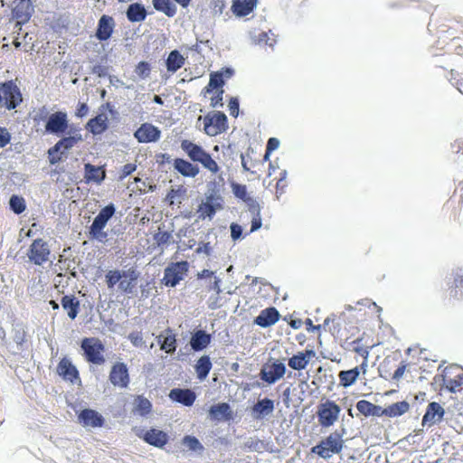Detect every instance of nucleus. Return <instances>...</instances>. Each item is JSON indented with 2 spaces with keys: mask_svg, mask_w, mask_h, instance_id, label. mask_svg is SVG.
<instances>
[{
  "mask_svg": "<svg viewBox=\"0 0 463 463\" xmlns=\"http://www.w3.org/2000/svg\"><path fill=\"white\" fill-rule=\"evenodd\" d=\"M32 119L35 127L43 125L46 134L62 135L69 128L67 113L61 110L51 113L46 105L34 109L32 112Z\"/></svg>",
  "mask_w": 463,
  "mask_h": 463,
  "instance_id": "obj_1",
  "label": "nucleus"
},
{
  "mask_svg": "<svg viewBox=\"0 0 463 463\" xmlns=\"http://www.w3.org/2000/svg\"><path fill=\"white\" fill-rule=\"evenodd\" d=\"M180 147L192 162L200 163L203 168L207 169L212 174H217L219 172L220 167L217 162L212 157L211 154L205 151L200 145L189 139H183Z\"/></svg>",
  "mask_w": 463,
  "mask_h": 463,
  "instance_id": "obj_2",
  "label": "nucleus"
},
{
  "mask_svg": "<svg viewBox=\"0 0 463 463\" xmlns=\"http://www.w3.org/2000/svg\"><path fill=\"white\" fill-rule=\"evenodd\" d=\"M345 440L337 431L330 433L317 445L311 449V452L324 459L330 458L335 454H339L344 448Z\"/></svg>",
  "mask_w": 463,
  "mask_h": 463,
  "instance_id": "obj_3",
  "label": "nucleus"
},
{
  "mask_svg": "<svg viewBox=\"0 0 463 463\" xmlns=\"http://www.w3.org/2000/svg\"><path fill=\"white\" fill-rule=\"evenodd\" d=\"M80 347L83 351L84 358L88 363L96 365L105 364V345L100 339L97 337H85L81 341Z\"/></svg>",
  "mask_w": 463,
  "mask_h": 463,
  "instance_id": "obj_4",
  "label": "nucleus"
},
{
  "mask_svg": "<svg viewBox=\"0 0 463 463\" xmlns=\"http://www.w3.org/2000/svg\"><path fill=\"white\" fill-rule=\"evenodd\" d=\"M341 407L329 399L321 401L317 407V417L322 428H329L338 421L341 414Z\"/></svg>",
  "mask_w": 463,
  "mask_h": 463,
  "instance_id": "obj_5",
  "label": "nucleus"
},
{
  "mask_svg": "<svg viewBox=\"0 0 463 463\" xmlns=\"http://www.w3.org/2000/svg\"><path fill=\"white\" fill-rule=\"evenodd\" d=\"M2 108L8 110L16 109L23 102V95L14 80L0 83Z\"/></svg>",
  "mask_w": 463,
  "mask_h": 463,
  "instance_id": "obj_6",
  "label": "nucleus"
},
{
  "mask_svg": "<svg viewBox=\"0 0 463 463\" xmlns=\"http://www.w3.org/2000/svg\"><path fill=\"white\" fill-rule=\"evenodd\" d=\"M116 208L113 203H109L103 207L90 227V237L102 241L107 238V233L103 232L109 220L115 214Z\"/></svg>",
  "mask_w": 463,
  "mask_h": 463,
  "instance_id": "obj_7",
  "label": "nucleus"
},
{
  "mask_svg": "<svg viewBox=\"0 0 463 463\" xmlns=\"http://www.w3.org/2000/svg\"><path fill=\"white\" fill-rule=\"evenodd\" d=\"M286 371V365L281 361L270 358L261 366L259 376L261 381L271 385L283 378Z\"/></svg>",
  "mask_w": 463,
  "mask_h": 463,
  "instance_id": "obj_8",
  "label": "nucleus"
},
{
  "mask_svg": "<svg viewBox=\"0 0 463 463\" xmlns=\"http://www.w3.org/2000/svg\"><path fill=\"white\" fill-rule=\"evenodd\" d=\"M189 263L186 260L171 262L164 271L163 284L167 287H175L186 276Z\"/></svg>",
  "mask_w": 463,
  "mask_h": 463,
  "instance_id": "obj_9",
  "label": "nucleus"
},
{
  "mask_svg": "<svg viewBox=\"0 0 463 463\" xmlns=\"http://www.w3.org/2000/svg\"><path fill=\"white\" fill-rule=\"evenodd\" d=\"M204 132L210 137H215L226 131L227 117L221 111L208 113L204 118Z\"/></svg>",
  "mask_w": 463,
  "mask_h": 463,
  "instance_id": "obj_10",
  "label": "nucleus"
},
{
  "mask_svg": "<svg viewBox=\"0 0 463 463\" xmlns=\"http://www.w3.org/2000/svg\"><path fill=\"white\" fill-rule=\"evenodd\" d=\"M452 281L448 283L445 299L449 303L463 299V269H457L452 271Z\"/></svg>",
  "mask_w": 463,
  "mask_h": 463,
  "instance_id": "obj_11",
  "label": "nucleus"
},
{
  "mask_svg": "<svg viewBox=\"0 0 463 463\" xmlns=\"http://www.w3.org/2000/svg\"><path fill=\"white\" fill-rule=\"evenodd\" d=\"M50 253L47 242L43 239H36L30 245L27 256L31 262L40 266L49 260Z\"/></svg>",
  "mask_w": 463,
  "mask_h": 463,
  "instance_id": "obj_12",
  "label": "nucleus"
},
{
  "mask_svg": "<svg viewBox=\"0 0 463 463\" xmlns=\"http://www.w3.org/2000/svg\"><path fill=\"white\" fill-rule=\"evenodd\" d=\"M109 380L114 387L125 389L130 383L128 368L125 363L117 362L110 369Z\"/></svg>",
  "mask_w": 463,
  "mask_h": 463,
  "instance_id": "obj_13",
  "label": "nucleus"
},
{
  "mask_svg": "<svg viewBox=\"0 0 463 463\" xmlns=\"http://www.w3.org/2000/svg\"><path fill=\"white\" fill-rule=\"evenodd\" d=\"M56 373L65 382L72 384L81 383L79 370L67 357L60 360L56 367Z\"/></svg>",
  "mask_w": 463,
  "mask_h": 463,
  "instance_id": "obj_14",
  "label": "nucleus"
},
{
  "mask_svg": "<svg viewBox=\"0 0 463 463\" xmlns=\"http://www.w3.org/2000/svg\"><path fill=\"white\" fill-rule=\"evenodd\" d=\"M80 140L81 135L80 134L61 138L53 146L48 150L50 164L55 165L61 160V156L59 155L61 149L69 150Z\"/></svg>",
  "mask_w": 463,
  "mask_h": 463,
  "instance_id": "obj_15",
  "label": "nucleus"
},
{
  "mask_svg": "<svg viewBox=\"0 0 463 463\" xmlns=\"http://www.w3.org/2000/svg\"><path fill=\"white\" fill-rule=\"evenodd\" d=\"M33 13L32 0H14L12 16L18 24H26Z\"/></svg>",
  "mask_w": 463,
  "mask_h": 463,
  "instance_id": "obj_16",
  "label": "nucleus"
},
{
  "mask_svg": "<svg viewBox=\"0 0 463 463\" xmlns=\"http://www.w3.org/2000/svg\"><path fill=\"white\" fill-rule=\"evenodd\" d=\"M134 137L139 143H153L160 139L161 130L151 123H143L135 131Z\"/></svg>",
  "mask_w": 463,
  "mask_h": 463,
  "instance_id": "obj_17",
  "label": "nucleus"
},
{
  "mask_svg": "<svg viewBox=\"0 0 463 463\" xmlns=\"http://www.w3.org/2000/svg\"><path fill=\"white\" fill-rule=\"evenodd\" d=\"M115 27L116 22L112 16L108 14L101 15L95 33L96 38L100 42L109 40L112 36Z\"/></svg>",
  "mask_w": 463,
  "mask_h": 463,
  "instance_id": "obj_18",
  "label": "nucleus"
},
{
  "mask_svg": "<svg viewBox=\"0 0 463 463\" xmlns=\"http://www.w3.org/2000/svg\"><path fill=\"white\" fill-rule=\"evenodd\" d=\"M350 345L351 351H353L354 353H355L356 354L363 358V361L360 364V368L362 370V373L365 374L368 367L369 353L373 345L367 344V342L364 340L363 336L352 341L350 343Z\"/></svg>",
  "mask_w": 463,
  "mask_h": 463,
  "instance_id": "obj_19",
  "label": "nucleus"
},
{
  "mask_svg": "<svg viewBox=\"0 0 463 463\" xmlns=\"http://www.w3.org/2000/svg\"><path fill=\"white\" fill-rule=\"evenodd\" d=\"M445 414V410L442 406L436 402L429 403L426 412L422 418V425L432 426L435 423L440 421Z\"/></svg>",
  "mask_w": 463,
  "mask_h": 463,
  "instance_id": "obj_20",
  "label": "nucleus"
},
{
  "mask_svg": "<svg viewBox=\"0 0 463 463\" xmlns=\"http://www.w3.org/2000/svg\"><path fill=\"white\" fill-rule=\"evenodd\" d=\"M79 422L84 427L98 428L104 424L101 414L92 409H84L78 415Z\"/></svg>",
  "mask_w": 463,
  "mask_h": 463,
  "instance_id": "obj_21",
  "label": "nucleus"
},
{
  "mask_svg": "<svg viewBox=\"0 0 463 463\" xmlns=\"http://www.w3.org/2000/svg\"><path fill=\"white\" fill-rule=\"evenodd\" d=\"M173 166L184 177L194 178L200 173V168L197 165L184 158H175L173 162Z\"/></svg>",
  "mask_w": 463,
  "mask_h": 463,
  "instance_id": "obj_22",
  "label": "nucleus"
},
{
  "mask_svg": "<svg viewBox=\"0 0 463 463\" xmlns=\"http://www.w3.org/2000/svg\"><path fill=\"white\" fill-rule=\"evenodd\" d=\"M142 439L149 445L156 448H163L169 440L166 432L155 428L146 430Z\"/></svg>",
  "mask_w": 463,
  "mask_h": 463,
  "instance_id": "obj_23",
  "label": "nucleus"
},
{
  "mask_svg": "<svg viewBox=\"0 0 463 463\" xmlns=\"http://www.w3.org/2000/svg\"><path fill=\"white\" fill-rule=\"evenodd\" d=\"M139 278V272L135 268H130L127 272H123V278L118 283L121 292L130 294L134 291L137 281Z\"/></svg>",
  "mask_w": 463,
  "mask_h": 463,
  "instance_id": "obj_24",
  "label": "nucleus"
},
{
  "mask_svg": "<svg viewBox=\"0 0 463 463\" xmlns=\"http://www.w3.org/2000/svg\"><path fill=\"white\" fill-rule=\"evenodd\" d=\"M169 398L184 406H192L196 399V395L190 389L175 388L170 391Z\"/></svg>",
  "mask_w": 463,
  "mask_h": 463,
  "instance_id": "obj_25",
  "label": "nucleus"
},
{
  "mask_svg": "<svg viewBox=\"0 0 463 463\" xmlns=\"http://www.w3.org/2000/svg\"><path fill=\"white\" fill-rule=\"evenodd\" d=\"M209 416L213 420H230L233 417V413L228 403L221 402L210 408Z\"/></svg>",
  "mask_w": 463,
  "mask_h": 463,
  "instance_id": "obj_26",
  "label": "nucleus"
},
{
  "mask_svg": "<svg viewBox=\"0 0 463 463\" xmlns=\"http://www.w3.org/2000/svg\"><path fill=\"white\" fill-rule=\"evenodd\" d=\"M313 356H315V352L313 350L298 352L288 359V364L293 370L300 371L307 367L310 358Z\"/></svg>",
  "mask_w": 463,
  "mask_h": 463,
  "instance_id": "obj_27",
  "label": "nucleus"
},
{
  "mask_svg": "<svg viewBox=\"0 0 463 463\" xmlns=\"http://www.w3.org/2000/svg\"><path fill=\"white\" fill-rule=\"evenodd\" d=\"M279 319V311L275 307H268L260 313L254 322L261 327H268L274 325Z\"/></svg>",
  "mask_w": 463,
  "mask_h": 463,
  "instance_id": "obj_28",
  "label": "nucleus"
},
{
  "mask_svg": "<svg viewBox=\"0 0 463 463\" xmlns=\"http://www.w3.org/2000/svg\"><path fill=\"white\" fill-rule=\"evenodd\" d=\"M84 170V178L88 184L90 182L101 184L106 178V171L102 166H96L88 163L85 164Z\"/></svg>",
  "mask_w": 463,
  "mask_h": 463,
  "instance_id": "obj_29",
  "label": "nucleus"
},
{
  "mask_svg": "<svg viewBox=\"0 0 463 463\" xmlns=\"http://www.w3.org/2000/svg\"><path fill=\"white\" fill-rule=\"evenodd\" d=\"M257 5V0H232V11L238 16L242 17L250 14Z\"/></svg>",
  "mask_w": 463,
  "mask_h": 463,
  "instance_id": "obj_30",
  "label": "nucleus"
},
{
  "mask_svg": "<svg viewBox=\"0 0 463 463\" xmlns=\"http://www.w3.org/2000/svg\"><path fill=\"white\" fill-rule=\"evenodd\" d=\"M211 335L203 330L194 332L190 340V345L195 352L205 349L211 343Z\"/></svg>",
  "mask_w": 463,
  "mask_h": 463,
  "instance_id": "obj_31",
  "label": "nucleus"
},
{
  "mask_svg": "<svg viewBox=\"0 0 463 463\" xmlns=\"http://www.w3.org/2000/svg\"><path fill=\"white\" fill-rule=\"evenodd\" d=\"M165 335L161 334L157 336V340L161 343V349L167 354H173L176 349V338L171 328L165 330Z\"/></svg>",
  "mask_w": 463,
  "mask_h": 463,
  "instance_id": "obj_32",
  "label": "nucleus"
},
{
  "mask_svg": "<svg viewBox=\"0 0 463 463\" xmlns=\"http://www.w3.org/2000/svg\"><path fill=\"white\" fill-rule=\"evenodd\" d=\"M409 408L410 405L407 402H397L384 409L381 407V416H387L390 418L398 417L407 412Z\"/></svg>",
  "mask_w": 463,
  "mask_h": 463,
  "instance_id": "obj_33",
  "label": "nucleus"
},
{
  "mask_svg": "<svg viewBox=\"0 0 463 463\" xmlns=\"http://www.w3.org/2000/svg\"><path fill=\"white\" fill-rule=\"evenodd\" d=\"M126 14L128 20L131 23L142 22L147 15L146 8L139 3L129 5Z\"/></svg>",
  "mask_w": 463,
  "mask_h": 463,
  "instance_id": "obj_34",
  "label": "nucleus"
},
{
  "mask_svg": "<svg viewBox=\"0 0 463 463\" xmlns=\"http://www.w3.org/2000/svg\"><path fill=\"white\" fill-rule=\"evenodd\" d=\"M274 411V402L269 398L258 401L252 407V412L257 419L265 417Z\"/></svg>",
  "mask_w": 463,
  "mask_h": 463,
  "instance_id": "obj_35",
  "label": "nucleus"
},
{
  "mask_svg": "<svg viewBox=\"0 0 463 463\" xmlns=\"http://www.w3.org/2000/svg\"><path fill=\"white\" fill-rule=\"evenodd\" d=\"M87 128L93 134L99 135L108 128V118L105 114H99L95 118L89 120Z\"/></svg>",
  "mask_w": 463,
  "mask_h": 463,
  "instance_id": "obj_36",
  "label": "nucleus"
},
{
  "mask_svg": "<svg viewBox=\"0 0 463 463\" xmlns=\"http://www.w3.org/2000/svg\"><path fill=\"white\" fill-rule=\"evenodd\" d=\"M185 63V59L177 50L170 52L166 61V69L170 72H175Z\"/></svg>",
  "mask_w": 463,
  "mask_h": 463,
  "instance_id": "obj_37",
  "label": "nucleus"
},
{
  "mask_svg": "<svg viewBox=\"0 0 463 463\" xmlns=\"http://www.w3.org/2000/svg\"><path fill=\"white\" fill-rule=\"evenodd\" d=\"M362 370L360 365L350 370L341 371L338 374L340 385L343 387H349L353 385L356 382Z\"/></svg>",
  "mask_w": 463,
  "mask_h": 463,
  "instance_id": "obj_38",
  "label": "nucleus"
},
{
  "mask_svg": "<svg viewBox=\"0 0 463 463\" xmlns=\"http://www.w3.org/2000/svg\"><path fill=\"white\" fill-rule=\"evenodd\" d=\"M61 303L62 307L67 310L68 317L74 319L79 313L80 301L72 295H66L62 297Z\"/></svg>",
  "mask_w": 463,
  "mask_h": 463,
  "instance_id": "obj_39",
  "label": "nucleus"
},
{
  "mask_svg": "<svg viewBox=\"0 0 463 463\" xmlns=\"http://www.w3.org/2000/svg\"><path fill=\"white\" fill-rule=\"evenodd\" d=\"M357 411L365 417L378 416L381 417V406L375 405L369 401L361 400L356 403Z\"/></svg>",
  "mask_w": 463,
  "mask_h": 463,
  "instance_id": "obj_40",
  "label": "nucleus"
},
{
  "mask_svg": "<svg viewBox=\"0 0 463 463\" xmlns=\"http://www.w3.org/2000/svg\"><path fill=\"white\" fill-rule=\"evenodd\" d=\"M212 367L213 364L208 355H203L202 357H200L194 366L197 377L200 380L205 379L209 374Z\"/></svg>",
  "mask_w": 463,
  "mask_h": 463,
  "instance_id": "obj_41",
  "label": "nucleus"
},
{
  "mask_svg": "<svg viewBox=\"0 0 463 463\" xmlns=\"http://www.w3.org/2000/svg\"><path fill=\"white\" fill-rule=\"evenodd\" d=\"M153 5L156 11L164 13L168 17H173L176 14V6L171 0H153Z\"/></svg>",
  "mask_w": 463,
  "mask_h": 463,
  "instance_id": "obj_42",
  "label": "nucleus"
},
{
  "mask_svg": "<svg viewBox=\"0 0 463 463\" xmlns=\"http://www.w3.org/2000/svg\"><path fill=\"white\" fill-rule=\"evenodd\" d=\"M443 385L451 392H459L463 385V373H459L454 378L445 374L443 376Z\"/></svg>",
  "mask_w": 463,
  "mask_h": 463,
  "instance_id": "obj_43",
  "label": "nucleus"
},
{
  "mask_svg": "<svg viewBox=\"0 0 463 463\" xmlns=\"http://www.w3.org/2000/svg\"><path fill=\"white\" fill-rule=\"evenodd\" d=\"M222 72L215 71L210 74V80L207 86L203 89V94H207L212 92L215 89L222 90V86L224 85V80L222 79Z\"/></svg>",
  "mask_w": 463,
  "mask_h": 463,
  "instance_id": "obj_44",
  "label": "nucleus"
},
{
  "mask_svg": "<svg viewBox=\"0 0 463 463\" xmlns=\"http://www.w3.org/2000/svg\"><path fill=\"white\" fill-rule=\"evenodd\" d=\"M152 404L148 399L143 395H137L135 399L134 411L141 416H146L151 412Z\"/></svg>",
  "mask_w": 463,
  "mask_h": 463,
  "instance_id": "obj_45",
  "label": "nucleus"
},
{
  "mask_svg": "<svg viewBox=\"0 0 463 463\" xmlns=\"http://www.w3.org/2000/svg\"><path fill=\"white\" fill-rule=\"evenodd\" d=\"M185 192L186 190L183 186H179L176 189L172 188L167 193L165 200L170 206L175 205V203L180 204L182 198L185 194Z\"/></svg>",
  "mask_w": 463,
  "mask_h": 463,
  "instance_id": "obj_46",
  "label": "nucleus"
},
{
  "mask_svg": "<svg viewBox=\"0 0 463 463\" xmlns=\"http://www.w3.org/2000/svg\"><path fill=\"white\" fill-rule=\"evenodd\" d=\"M123 278V272L118 269L109 270L106 273V284L107 287L110 289L114 288V287L119 283L120 279Z\"/></svg>",
  "mask_w": 463,
  "mask_h": 463,
  "instance_id": "obj_47",
  "label": "nucleus"
},
{
  "mask_svg": "<svg viewBox=\"0 0 463 463\" xmlns=\"http://www.w3.org/2000/svg\"><path fill=\"white\" fill-rule=\"evenodd\" d=\"M9 203L10 208L16 214L24 213L26 208L25 200L22 196L12 195Z\"/></svg>",
  "mask_w": 463,
  "mask_h": 463,
  "instance_id": "obj_48",
  "label": "nucleus"
},
{
  "mask_svg": "<svg viewBox=\"0 0 463 463\" xmlns=\"http://www.w3.org/2000/svg\"><path fill=\"white\" fill-rule=\"evenodd\" d=\"M241 158L243 169L255 174L256 171H254L253 168L257 167V165H260V162L258 160H253L250 157V151L248 150L246 154H241Z\"/></svg>",
  "mask_w": 463,
  "mask_h": 463,
  "instance_id": "obj_49",
  "label": "nucleus"
},
{
  "mask_svg": "<svg viewBox=\"0 0 463 463\" xmlns=\"http://www.w3.org/2000/svg\"><path fill=\"white\" fill-rule=\"evenodd\" d=\"M215 208L210 203H203L199 205L198 213L199 217L204 219L206 217L213 218L215 214Z\"/></svg>",
  "mask_w": 463,
  "mask_h": 463,
  "instance_id": "obj_50",
  "label": "nucleus"
},
{
  "mask_svg": "<svg viewBox=\"0 0 463 463\" xmlns=\"http://www.w3.org/2000/svg\"><path fill=\"white\" fill-rule=\"evenodd\" d=\"M150 71L151 67L147 61H140L135 68V72L140 79L147 78L150 75Z\"/></svg>",
  "mask_w": 463,
  "mask_h": 463,
  "instance_id": "obj_51",
  "label": "nucleus"
},
{
  "mask_svg": "<svg viewBox=\"0 0 463 463\" xmlns=\"http://www.w3.org/2000/svg\"><path fill=\"white\" fill-rule=\"evenodd\" d=\"M183 443L189 449L193 451L196 450H202L203 447L200 443L197 438L194 436L187 435L183 439Z\"/></svg>",
  "mask_w": 463,
  "mask_h": 463,
  "instance_id": "obj_52",
  "label": "nucleus"
},
{
  "mask_svg": "<svg viewBox=\"0 0 463 463\" xmlns=\"http://www.w3.org/2000/svg\"><path fill=\"white\" fill-rule=\"evenodd\" d=\"M172 238V235L168 232L161 231L160 228L158 229V232L155 233L154 235V241L157 244V246H163L165 244H167Z\"/></svg>",
  "mask_w": 463,
  "mask_h": 463,
  "instance_id": "obj_53",
  "label": "nucleus"
},
{
  "mask_svg": "<svg viewBox=\"0 0 463 463\" xmlns=\"http://www.w3.org/2000/svg\"><path fill=\"white\" fill-rule=\"evenodd\" d=\"M128 339L135 347H141L145 345L143 335L140 331H133L128 335Z\"/></svg>",
  "mask_w": 463,
  "mask_h": 463,
  "instance_id": "obj_54",
  "label": "nucleus"
},
{
  "mask_svg": "<svg viewBox=\"0 0 463 463\" xmlns=\"http://www.w3.org/2000/svg\"><path fill=\"white\" fill-rule=\"evenodd\" d=\"M406 368H407V364L405 362H402L392 374L389 373L388 375L387 374L384 375V377L385 378L389 377L392 380L399 381L404 374Z\"/></svg>",
  "mask_w": 463,
  "mask_h": 463,
  "instance_id": "obj_55",
  "label": "nucleus"
},
{
  "mask_svg": "<svg viewBox=\"0 0 463 463\" xmlns=\"http://www.w3.org/2000/svg\"><path fill=\"white\" fill-rule=\"evenodd\" d=\"M251 208L253 209V211L254 210L257 211L256 215L253 217V219L251 221V227H250V232H255L261 227L262 222H261V218L260 215L259 205H256V206L253 205Z\"/></svg>",
  "mask_w": 463,
  "mask_h": 463,
  "instance_id": "obj_56",
  "label": "nucleus"
},
{
  "mask_svg": "<svg viewBox=\"0 0 463 463\" xmlns=\"http://www.w3.org/2000/svg\"><path fill=\"white\" fill-rule=\"evenodd\" d=\"M11 141V134L5 127H0V147H5Z\"/></svg>",
  "mask_w": 463,
  "mask_h": 463,
  "instance_id": "obj_57",
  "label": "nucleus"
},
{
  "mask_svg": "<svg viewBox=\"0 0 463 463\" xmlns=\"http://www.w3.org/2000/svg\"><path fill=\"white\" fill-rule=\"evenodd\" d=\"M137 169V165L135 164H127L125 165L120 171L119 179L123 180L127 176L130 175Z\"/></svg>",
  "mask_w": 463,
  "mask_h": 463,
  "instance_id": "obj_58",
  "label": "nucleus"
},
{
  "mask_svg": "<svg viewBox=\"0 0 463 463\" xmlns=\"http://www.w3.org/2000/svg\"><path fill=\"white\" fill-rule=\"evenodd\" d=\"M223 90H218L216 91V94L212 97L211 99V106L213 108H216V107H219V106H222V95H223Z\"/></svg>",
  "mask_w": 463,
  "mask_h": 463,
  "instance_id": "obj_59",
  "label": "nucleus"
},
{
  "mask_svg": "<svg viewBox=\"0 0 463 463\" xmlns=\"http://www.w3.org/2000/svg\"><path fill=\"white\" fill-rule=\"evenodd\" d=\"M230 113L233 117H237L239 113V101L236 98H232L229 101Z\"/></svg>",
  "mask_w": 463,
  "mask_h": 463,
  "instance_id": "obj_60",
  "label": "nucleus"
},
{
  "mask_svg": "<svg viewBox=\"0 0 463 463\" xmlns=\"http://www.w3.org/2000/svg\"><path fill=\"white\" fill-rule=\"evenodd\" d=\"M279 146V141L276 137L269 138L266 146V149H268V154H270L272 151L276 150Z\"/></svg>",
  "mask_w": 463,
  "mask_h": 463,
  "instance_id": "obj_61",
  "label": "nucleus"
},
{
  "mask_svg": "<svg viewBox=\"0 0 463 463\" xmlns=\"http://www.w3.org/2000/svg\"><path fill=\"white\" fill-rule=\"evenodd\" d=\"M242 229L239 224L231 225V236L233 240H238L241 236Z\"/></svg>",
  "mask_w": 463,
  "mask_h": 463,
  "instance_id": "obj_62",
  "label": "nucleus"
},
{
  "mask_svg": "<svg viewBox=\"0 0 463 463\" xmlns=\"http://www.w3.org/2000/svg\"><path fill=\"white\" fill-rule=\"evenodd\" d=\"M89 112V107L86 103H79L76 109V116L78 118L85 117Z\"/></svg>",
  "mask_w": 463,
  "mask_h": 463,
  "instance_id": "obj_63",
  "label": "nucleus"
},
{
  "mask_svg": "<svg viewBox=\"0 0 463 463\" xmlns=\"http://www.w3.org/2000/svg\"><path fill=\"white\" fill-rule=\"evenodd\" d=\"M452 148L456 153H462L463 154V140H456L452 144Z\"/></svg>",
  "mask_w": 463,
  "mask_h": 463,
  "instance_id": "obj_64",
  "label": "nucleus"
}]
</instances>
